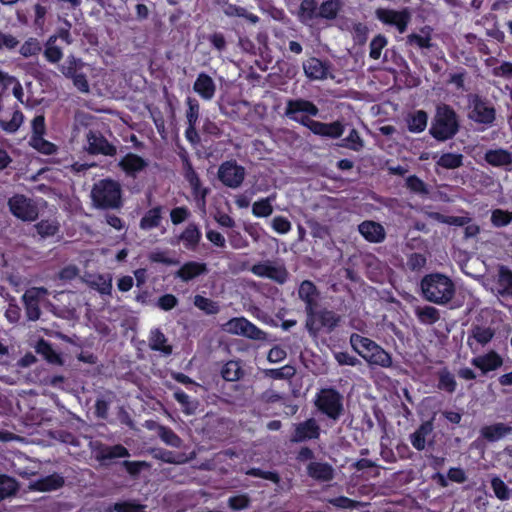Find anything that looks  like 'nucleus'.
<instances>
[{
	"label": "nucleus",
	"instance_id": "obj_1",
	"mask_svg": "<svg viewBox=\"0 0 512 512\" xmlns=\"http://www.w3.org/2000/svg\"><path fill=\"white\" fill-rule=\"evenodd\" d=\"M421 289L426 300L439 305L449 302L455 294L453 281L439 273L425 276L421 281Z\"/></svg>",
	"mask_w": 512,
	"mask_h": 512
},
{
	"label": "nucleus",
	"instance_id": "obj_2",
	"mask_svg": "<svg viewBox=\"0 0 512 512\" xmlns=\"http://www.w3.org/2000/svg\"><path fill=\"white\" fill-rule=\"evenodd\" d=\"M350 343L353 349L369 364L381 367H389L392 364L391 356L374 341L358 334H352Z\"/></svg>",
	"mask_w": 512,
	"mask_h": 512
},
{
	"label": "nucleus",
	"instance_id": "obj_3",
	"mask_svg": "<svg viewBox=\"0 0 512 512\" xmlns=\"http://www.w3.org/2000/svg\"><path fill=\"white\" fill-rule=\"evenodd\" d=\"M121 185L112 179L96 182L91 190V198L98 208H119L121 206Z\"/></svg>",
	"mask_w": 512,
	"mask_h": 512
},
{
	"label": "nucleus",
	"instance_id": "obj_4",
	"mask_svg": "<svg viewBox=\"0 0 512 512\" xmlns=\"http://www.w3.org/2000/svg\"><path fill=\"white\" fill-rule=\"evenodd\" d=\"M459 129L455 111L448 105H439L430 128V134L437 140L445 141L452 138Z\"/></svg>",
	"mask_w": 512,
	"mask_h": 512
},
{
	"label": "nucleus",
	"instance_id": "obj_5",
	"mask_svg": "<svg viewBox=\"0 0 512 512\" xmlns=\"http://www.w3.org/2000/svg\"><path fill=\"white\" fill-rule=\"evenodd\" d=\"M315 405L319 411L332 420H338L343 413L342 396L334 389L325 388L316 395Z\"/></svg>",
	"mask_w": 512,
	"mask_h": 512
},
{
	"label": "nucleus",
	"instance_id": "obj_6",
	"mask_svg": "<svg viewBox=\"0 0 512 512\" xmlns=\"http://www.w3.org/2000/svg\"><path fill=\"white\" fill-rule=\"evenodd\" d=\"M221 329L232 335L246 337L252 340H266V333L245 317H235L222 324Z\"/></svg>",
	"mask_w": 512,
	"mask_h": 512
},
{
	"label": "nucleus",
	"instance_id": "obj_7",
	"mask_svg": "<svg viewBox=\"0 0 512 512\" xmlns=\"http://www.w3.org/2000/svg\"><path fill=\"white\" fill-rule=\"evenodd\" d=\"M306 328L309 333L316 336L319 331L326 329L332 331L340 320L334 312L329 310L316 311V308L307 311Z\"/></svg>",
	"mask_w": 512,
	"mask_h": 512
},
{
	"label": "nucleus",
	"instance_id": "obj_8",
	"mask_svg": "<svg viewBox=\"0 0 512 512\" xmlns=\"http://www.w3.org/2000/svg\"><path fill=\"white\" fill-rule=\"evenodd\" d=\"M496 112L494 107L478 96H471L469 99L468 117L472 121L484 125H491L495 120Z\"/></svg>",
	"mask_w": 512,
	"mask_h": 512
},
{
	"label": "nucleus",
	"instance_id": "obj_9",
	"mask_svg": "<svg viewBox=\"0 0 512 512\" xmlns=\"http://www.w3.org/2000/svg\"><path fill=\"white\" fill-rule=\"evenodd\" d=\"M246 176L245 168L235 161H226L219 166L218 178L229 188H238Z\"/></svg>",
	"mask_w": 512,
	"mask_h": 512
},
{
	"label": "nucleus",
	"instance_id": "obj_10",
	"mask_svg": "<svg viewBox=\"0 0 512 512\" xmlns=\"http://www.w3.org/2000/svg\"><path fill=\"white\" fill-rule=\"evenodd\" d=\"M48 294L44 287H32L23 294L22 302L25 308L26 317L30 321H36L40 318V301Z\"/></svg>",
	"mask_w": 512,
	"mask_h": 512
},
{
	"label": "nucleus",
	"instance_id": "obj_11",
	"mask_svg": "<svg viewBox=\"0 0 512 512\" xmlns=\"http://www.w3.org/2000/svg\"><path fill=\"white\" fill-rule=\"evenodd\" d=\"M11 213L23 221H33L38 216V209L32 200L23 195H15L8 201Z\"/></svg>",
	"mask_w": 512,
	"mask_h": 512
},
{
	"label": "nucleus",
	"instance_id": "obj_12",
	"mask_svg": "<svg viewBox=\"0 0 512 512\" xmlns=\"http://www.w3.org/2000/svg\"><path fill=\"white\" fill-rule=\"evenodd\" d=\"M251 272L258 276L271 279L279 284L286 282L288 272L282 264L264 261L252 266Z\"/></svg>",
	"mask_w": 512,
	"mask_h": 512
},
{
	"label": "nucleus",
	"instance_id": "obj_13",
	"mask_svg": "<svg viewBox=\"0 0 512 512\" xmlns=\"http://www.w3.org/2000/svg\"><path fill=\"white\" fill-rule=\"evenodd\" d=\"M46 126H45V118L43 115H38L32 120V136L30 139V144L37 149L38 151L44 154H52L55 152V145L46 141L43 138L45 134Z\"/></svg>",
	"mask_w": 512,
	"mask_h": 512
},
{
	"label": "nucleus",
	"instance_id": "obj_14",
	"mask_svg": "<svg viewBox=\"0 0 512 512\" xmlns=\"http://www.w3.org/2000/svg\"><path fill=\"white\" fill-rule=\"evenodd\" d=\"M376 17L387 25L395 26L400 33H403L410 21L411 15L407 9L400 11L392 9H377Z\"/></svg>",
	"mask_w": 512,
	"mask_h": 512
},
{
	"label": "nucleus",
	"instance_id": "obj_15",
	"mask_svg": "<svg viewBox=\"0 0 512 512\" xmlns=\"http://www.w3.org/2000/svg\"><path fill=\"white\" fill-rule=\"evenodd\" d=\"M87 149L91 154L113 156L116 148L111 145L99 132L89 131L86 134Z\"/></svg>",
	"mask_w": 512,
	"mask_h": 512
},
{
	"label": "nucleus",
	"instance_id": "obj_16",
	"mask_svg": "<svg viewBox=\"0 0 512 512\" xmlns=\"http://www.w3.org/2000/svg\"><path fill=\"white\" fill-rule=\"evenodd\" d=\"M319 110L312 102L304 99L288 100L285 115L288 118L300 117V115L316 116Z\"/></svg>",
	"mask_w": 512,
	"mask_h": 512
},
{
	"label": "nucleus",
	"instance_id": "obj_17",
	"mask_svg": "<svg viewBox=\"0 0 512 512\" xmlns=\"http://www.w3.org/2000/svg\"><path fill=\"white\" fill-rule=\"evenodd\" d=\"M471 364L480 369L483 374L495 371L503 364L502 357L495 351L474 357Z\"/></svg>",
	"mask_w": 512,
	"mask_h": 512
},
{
	"label": "nucleus",
	"instance_id": "obj_18",
	"mask_svg": "<svg viewBox=\"0 0 512 512\" xmlns=\"http://www.w3.org/2000/svg\"><path fill=\"white\" fill-rule=\"evenodd\" d=\"M358 231L365 240L371 243H381L386 238V231L384 227L375 221H363L359 224Z\"/></svg>",
	"mask_w": 512,
	"mask_h": 512
},
{
	"label": "nucleus",
	"instance_id": "obj_19",
	"mask_svg": "<svg viewBox=\"0 0 512 512\" xmlns=\"http://www.w3.org/2000/svg\"><path fill=\"white\" fill-rule=\"evenodd\" d=\"M494 330L490 327L476 326L471 330L467 339V345L473 352L479 350V346L487 345L494 337Z\"/></svg>",
	"mask_w": 512,
	"mask_h": 512
},
{
	"label": "nucleus",
	"instance_id": "obj_20",
	"mask_svg": "<svg viewBox=\"0 0 512 512\" xmlns=\"http://www.w3.org/2000/svg\"><path fill=\"white\" fill-rule=\"evenodd\" d=\"M320 427L315 419H308L295 426V432L291 438L293 442H302L319 437Z\"/></svg>",
	"mask_w": 512,
	"mask_h": 512
},
{
	"label": "nucleus",
	"instance_id": "obj_21",
	"mask_svg": "<svg viewBox=\"0 0 512 512\" xmlns=\"http://www.w3.org/2000/svg\"><path fill=\"white\" fill-rule=\"evenodd\" d=\"M193 90L203 100L210 101L215 96L216 84L208 74L200 73L193 84Z\"/></svg>",
	"mask_w": 512,
	"mask_h": 512
},
{
	"label": "nucleus",
	"instance_id": "obj_22",
	"mask_svg": "<svg viewBox=\"0 0 512 512\" xmlns=\"http://www.w3.org/2000/svg\"><path fill=\"white\" fill-rule=\"evenodd\" d=\"M307 474L319 482H328L334 478V468L326 462L312 461L307 465Z\"/></svg>",
	"mask_w": 512,
	"mask_h": 512
},
{
	"label": "nucleus",
	"instance_id": "obj_23",
	"mask_svg": "<svg viewBox=\"0 0 512 512\" xmlns=\"http://www.w3.org/2000/svg\"><path fill=\"white\" fill-rule=\"evenodd\" d=\"M309 130L316 135L339 138L344 133V126L339 121L322 123L313 120V122L310 123Z\"/></svg>",
	"mask_w": 512,
	"mask_h": 512
},
{
	"label": "nucleus",
	"instance_id": "obj_24",
	"mask_svg": "<svg viewBox=\"0 0 512 512\" xmlns=\"http://www.w3.org/2000/svg\"><path fill=\"white\" fill-rule=\"evenodd\" d=\"M305 75L312 80H322L327 77L328 66L317 58H309L303 63Z\"/></svg>",
	"mask_w": 512,
	"mask_h": 512
},
{
	"label": "nucleus",
	"instance_id": "obj_25",
	"mask_svg": "<svg viewBox=\"0 0 512 512\" xmlns=\"http://www.w3.org/2000/svg\"><path fill=\"white\" fill-rule=\"evenodd\" d=\"M298 295L306 304V312L316 308L318 292L316 286L311 281L305 280L300 284Z\"/></svg>",
	"mask_w": 512,
	"mask_h": 512
},
{
	"label": "nucleus",
	"instance_id": "obj_26",
	"mask_svg": "<svg viewBox=\"0 0 512 512\" xmlns=\"http://www.w3.org/2000/svg\"><path fill=\"white\" fill-rule=\"evenodd\" d=\"M206 271L207 267L205 263L189 261L182 265L181 268L176 272V277L180 278L184 282H187L206 273Z\"/></svg>",
	"mask_w": 512,
	"mask_h": 512
},
{
	"label": "nucleus",
	"instance_id": "obj_27",
	"mask_svg": "<svg viewBox=\"0 0 512 512\" xmlns=\"http://www.w3.org/2000/svg\"><path fill=\"white\" fill-rule=\"evenodd\" d=\"M86 284L98 291L101 295H110L112 291V277L110 275H88L85 278Z\"/></svg>",
	"mask_w": 512,
	"mask_h": 512
},
{
	"label": "nucleus",
	"instance_id": "obj_28",
	"mask_svg": "<svg viewBox=\"0 0 512 512\" xmlns=\"http://www.w3.org/2000/svg\"><path fill=\"white\" fill-rule=\"evenodd\" d=\"M147 163L140 156L130 153L121 159L119 166L126 174L134 176L136 173L142 171Z\"/></svg>",
	"mask_w": 512,
	"mask_h": 512
},
{
	"label": "nucleus",
	"instance_id": "obj_29",
	"mask_svg": "<svg viewBox=\"0 0 512 512\" xmlns=\"http://www.w3.org/2000/svg\"><path fill=\"white\" fill-rule=\"evenodd\" d=\"M149 347L154 351H159L164 356H169L172 353V346L168 344L166 336L159 329H153L150 332Z\"/></svg>",
	"mask_w": 512,
	"mask_h": 512
},
{
	"label": "nucleus",
	"instance_id": "obj_30",
	"mask_svg": "<svg viewBox=\"0 0 512 512\" xmlns=\"http://www.w3.org/2000/svg\"><path fill=\"white\" fill-rule=\"evenodd\" d=\"M512 431V428L507 426L504 423H495L489 426H484L481 428L480 433L483 438L490 442H495Z\"/></svg>",
	"mask_w": 512,
	"mask_h": 512
},
{
	"label": "nucleus",
	"instance_id": "obj_31",
	"mask_svg": "<svg viewBox=\"0 0 512 512\" xmlns=\"http://www.w3.org/2000/svg\"><path fill=\"white\" fill-rule=\"evenodd\" d=\"M63 484V477L55 473L35 481L31 484V488L37 491L47 492L57 490L61 488Z\"/></svg>",
	"mask_w": 512,
	"mask_h": 512
},
{
	"label": "nucleus",
	"instance_id": "obj_32",
	"mask_svg": "<svg viewBox=\"0 0 512 512\" xmlns=\"http://www.w3.org/2000/svg\"><path fill=\"white\" fill-rule=\"evenodd\" d=\"M496 284L498 294L512 296V271L505 266H500Z\"/></svg>",
	"mask_w": 512,
	"mask_h": 512
},
{
	"label": "nucleus",
	"instance_id": "obj_33",
	"mask_svg": "<svg viewBox=\"0 0 512 512\" xmlns=\"http://www.w3.org/2000/svg\"><path fill=\"white\" fill-rule=\"evenodd\" d=\"M485 160L492 166L505 167L512 164V155L504 149L488 150L485 153Z\"/></svg>",
	"mask_w": 512,
	"mask_h": 512
},
{
	"label": "nucleus",
	"instance_id": "obj_34",
	"mask_svg": "<svg viewBox=\"0 0 512 512\" xmlns=\"http://www.w3.org/2000/svg\"><path fill=\"white\" fill-rule=\"evenodd\" d=\"M162 221V208L160 206L149 209L140 220V228L148 231L159 227Z\"/></svg>",
	"mask_w": 512,
	"mask_h": 512
},
{
	"label": "nucleus",
	"instance_id": "obj_35",
	"mask_svg": "<svg viewBox=\"0 0 512 512\" xmlns=\"http://www.w3.org/2000/svg\"><path fill=\"white\" fill-rule=\"evenodd\" d=\"M433 431V425L431 422L423 423L413 434L410 436L412 446L421 451L425 448L426 437Z\"/></svg>",
	"mask_w": 512,
	"mask_h": 512
},
{
	"label": "nucleus",
	"instance_id": "obj_36",
	"mask_svg": "<svg viewBox=\"0 0 512 512\" xmlns=\"http://www.w3.org/2000/svg\"><path fill=\"white\" fill-rule=\"evenodd\" d=\"M129 456V451L122 445L103 446L96 454V458L100 461L114 458H126Z\"/></svg>",
	"mask_w": 512,
	"mask_h": 512
},
{
	"label": "nucleus",
	"instance_id": "obj_37",
	"mask_svg": "<svg viewBox=\"0 0 512 512\" xmlns=\"http://www.w3.org/2000/svg\"><path fill=\"white\" fill-rule=\"evenodd\" d=\"M179 238L187 249L193 250L201 239V232L196 224L190 223Z\"/></svg>",
	"mask_w": 512,
	"mask_h": 512
},
{
	"label": "nucleus",
	"instance_id": "obj_38",
	"mask_svg": "<svg viewBox=\"0 0 512 512\" xmlns=\"http://www.w3.org/2000/svg\"><path fill=\"white\" fill-rule=\"evenodd\" d=\"M428 116L426 112L418 110L410 114L407 118L408 129L411 132L419 133L425 130Z\"/></svg>",
	"mask_w": 512,
	"mask_h": 512
},
{
	"label": "nucleus",
	"instance_id": "obj_39",
	"mask_svg": "<svg viewBox=\"0 0 512 512\" xmlns=\"http://www.w3.org/2000/svg\"><path fill=\"white\" fill-rule=\"evenodd\" d=\"M84 66L85 63L81 59L70 55L65 62L59 66V70L66 78L71 79L75 74L81 71Z\"/></svg>",
	"mask_w": 512,
	"mask_h": 512
},
{
	"label": "nucleus",
	"instance_id": "obj_40",
	"mask_svg": "<svg viewBox=\"0 0 512 512\" xmlns=\"http://www.w3.org/2000/svg\"><path fill=\"white\" fill-rule=\"evenodd\" d=\"M185 178L189 182V184H190V186H191V188L193 190L194 195L197 198H200L202 203L204 204L205 203V197L207 195V189L203 188L201 186L200 179H199L197 173L192 169L191 166H188V168L186 170V173H185Z\"/></svg>",
	"mask_w": 512,
	"mask_h": 512
},
{
	"label": "nucleus",
	"instance_id": "obj_41",
	"mask_svg": "<svg viewBox=\"0 0 512 512\" xmlns=\"http://www.w3.org/2000/svg\"><path fill=\"white\" fill-rule=\"evenodd\" d=\"M37 353L41 354L49 363L62 365L63 361L60 355L52 348V346L44 341L40 340L36 346Z\"/></svg>",
	"mask_w": 512,
	"mask_h": 512
},
{
	"label": "nucleus",
	"instance_id": "obj_42",
	"mask_svg": "<svg viewBox=\"0 0 512 512\" xmlns=\"http://www.w3.org/2000/svg\"><path fill=\"white\" fill-rule=\"evenodd\" d=\"M436 164L445 169H456L463 164V155L459 153H444L438 157Z\"/></svg>",
	"mask_w": 512,
	"mask_h": 512
},
{
	"label": "nucleus",
	"instance_id": "obj_43",
	"mask_svg": "<svg viewBox=\"0 0 512 512\" xmlns=\"http://www.w3.org/2000/svg\"><path fill=\"white\" fill-rule=\"evenodd\" d=\"M318 16L317 3L315 0H303L299 9V19L302 23H308Z\"/></svg>",
	"mask_w": 512,
	"mask_h": 512
},
{
	"label": "nucleus",
	"instance_id": "obj_44",
	"mask_svg": "<svg viewBox=\"0 0 512 512\" xmlns=\"http://www.w3.org/2000/svg\"><path fill=\"white\" fill-rule=\"evenodd\" d=\"M416 315L423 324H434L440 318L438 309L432 306H424L416 308Z\"/></svg>",
	"mask_w": 512,
	"mask_h": 512
},
{
	"label": "nucleus",
	"instance_id": "obj_45",
	"mask_svg": "<svg viewBox=\"0 0 512 512\" xmlns=\"http://www.w3.org/2000/svg\"><path fill=\"white\" fill-rule=\"evenodd\" d=\"M194 305L209 315L217 314L220 311V307L217 302L201 295H196L194 297Z\"/></svg>",
	"mask_w": 512,
	"mask_h": 512
},
{
	"label": "nucleus",
	"instance_id": "obj_46",
	"mask_svg": "<svg viewBox=\"0 0 512 512\" xmlns=\"http://www.w3.org/2000/svg\"><path fill=\"white\" fill-rule=\"evenodd\" d=\"M157 433H158V436L160 437V439L166 445H169V446L174 447V448L181 447L182 440L170 428L165 427V426H158Z\"/></svg>",
	"mask_w": 512,
	"mask_h": 512
},
{
	"label": "nucleus",
	"instance_id": "obj_47",
	"mask_svg": "<svg viewBox=\"0 0 512 512\" xmlns=\"http://www.w3.org/2000/svg\"><path fill=\"white\" fill-rule=\"evenodd\" d=\"M153 456L156 459L170 464H183L188 461V458L184 454H174L168 450H154Z\"/></svg>",
	"mask_w": 512,
	"mask_h": 512
},
{
	"label": "nucleus",
	"instance_id": "obj_48",
	"mask_svg": "<svg viewBox=\"0 0 512 512\" xmlns=\"http://www.w3.org/2000/svg\"><path fill=\"white\" fill-rule=\"evenodd\" d=\"M56 36H51L45 47L44 56L51 63L59 62L63 57V52L60 47L55 45Z\"/></svg>",
	"mask_w": 512,
	"mask_h": 512
},
{
	"label": "nucleus",
	"instance_id": "obj_49",
	"mask_svg": "<svg viewBox=\"0 0 512 512\" xmlns=\"http://www.w3.org/2000/svg\"><path fill=\"white\" fill-rule=\"evenodd\" d=\"M340 146L358 152L364 147V141L360 137L359 132L356 129H352L348 136L342 140Z\"/></svg>",
	"mask_w": 512,
	"mask_h": 512
},
{
	"label": "nucleus",
	"instance_id": "obj_50",
	"mask_svg": "<svg viewBox=\"0 0 512 512\" xmlns=\"http://www.w3.org/2000/svg\"><path fill=\"white\" fill-rule=\"evenodd\" d=\"M340 6V0H327L319 7L318 16L326 19H333L336 17Z\"/></svg>",
	"mask_w": 512,
	"mask_h": 512
},
{
	"label": "nucleus",
	"instance_id": "obj_51",
	"mask_svg": "<svg viewBox=\"0 0 512 512\" xmlns=\"http://www.w3.org/2000/svg\"><path fill=\"white\" fill-rule=\"evenodd\" d=\"M17 482L8 476L0 475V501L16 493Z\"/></svg>",
	"mask_w": 512,
	"mask_h": 512
},
{
	"label": "nucleus",
	"instance_id": "obj_52",
	"mask_svg": "<svg viewBox=\"0 0 512 512\" xmlns=\"http://www.w3.org/2000/svg\"><path fill=\"white\" fill-rule=\"evenodd\" d=\"M407 43L419 49H428L431 47V37L428 32L421 31L419 34L408 35Z\"/></svg>",
	"mask_w": 512,
	"mask_h": 512
},
{
	"label": "nucleus",
	"instance_id": "obj_53",
	"mask_svg": "<svg viewBox=\"0 0 512 512\" xmlns=\"http://www.w3.org/2000/svg\"><path fill=\"white\" fill-rule=\"evenodd\" d=\"M295 368L291 365H285L281 368L277 369H267L265 370V375L272 379H290L295 375Z\"/></svg>",
	"mask_w": 512,
	"mask_h": 512
},
{
	"label": "nucleus",
	"instance_id": "obj_54",
	"mask_svg": "<svg viewBox=\"0 0 512 512\" xmlns=\"http://www.w3.org/2000/svg\"><path fill=\"white\" fill-rule=\"evenodd\" d=\"M222 377L227 381H236L240 378L242 372L241 367L236 361L227 362L222 371Z\"/></svg>",
	"mask_w": 512,
	"mask_h": 512
},
{
	"label": "nucleus",
	"instance_id": "obj_55",
	"mask_svg": "<svg viewBox=\"0 0 512 512\" xmlns=\"http://www.w3.org/2000/svg\"><path fill=\"white\" fill-rule=\"evenodd\" d=\"M273 213V206L270 205L268 200L263 198L254 202L252 205V214L258 218L269 217Z\"/></svg>",
	"mask_w": 512,
	"mask_h": 512
},
{
	"label": "nucleus",
	"instance_id": "obj_56",
	"mask_svg": "<svg viewBox=\"0 0 512 512\" xmlns=\"http://www.w3.org/2000/svg\"><path fill=\"white\" fill-rule=\"evenodd\" d=\"M186 104L188 106V109L186 111L187 124L190 126H196L200 111L199 103L196 99L187 98Z\"/></svg>",
	"mask_w": 512,
	"mask_h": 512
},
{
	"label": "nucleus",
	"instance_id": "obj_57",
	"mask_svg": "<svg viewBox=\"0 0 512 512\" xmlns=\"http://www.w3.org/2000/svg\"><path fill=\"white\" fill-rule=\"evenodd\" d=\"M457 386L454 376L447 370H442L439 373V384L438 387L441 390H445L449 393L455 391Z\"/></svg>",
	"mask_w": 512,
	"mask_h": 512
},
{
	"label": "nucleus",
	"instance_id": "obj_58",
	"mask_svg": "<svg viewBox=\"0 0 512 512\" xmlns=\"http://www.w3.org/2000/svg\"><path fill=\"white\" fill-rule=\"evenodd\" d=\"M35 227L37 229L38 234L42 238L55 235L59 229L58 223L50 220H43L39 222Z\"/></svg>",
	"mask_w": 512,
	"mask_h": 512
},
{
	"label": "nucleus",
	"instance_id": "obj_59",
	"mask_svg": "<svg viewBox=\"0 0 512 512\" xmlns=\"http://www.w3.org/2000/svg\"><path fill=\"white\" fill-rule=\"evenodd\" d=\"M407 188L416 194L427 195L429 193L427 185L417 176L412 175L406 179Z\"/></svg>",
	"mask_w": 512,
	"mask_h": 512
},
{
	"label": "nucleus",
	"instance_id": "obj_60",
	"mask_svg": "<svg viewBox=\"0 0 512 512\" xmlns=\"http://www.w3.org/2000/svg\"><path fill=\"white\" fill-rule=\"evenodd\" d=\"M224 12H225V14L227 16L244 17V18H246L248 21H250L253 24H255V23H257L259 21L258 16L254 15L252 13L247 12L246 9H244L242 7H239V6L228 5L225 8Z\"/></svg>",
	"mask_w": 512,
	"mask_h": 512
},
{
	"label": "nucleus",
	"instance_id": "obj_61",
	"mask_svg": "<svg viewBox=\"0 0 512 512\" xmlns=\"http://www.w3.org/2000/svg\"><path fill=\"white\" fill-rule=\"evenodd\" d=\"M387 45V39L383 35H377L374 37L370 43V52L369 56L374 59L378 60L381 56V52L383 48Z\"/></svg>",
	"mask_w": 512,
	"mask_h": 512
},
{
	"label": "nucleus",
	"instance_id": "obj_62",
	"mask_svg": "<svg viewBox=\"0 0 512 512\" xmlns=\"http://www.w3.org/2000/svg\"><path fill=\"white\" fill-rule=\"evenodd\" d=\"M512 221V212H507L501 209L492 211L491 222L496 227H503L510 224Z\"/></svg>",
	"mask_w": 512,
	"mask_h": 512
},
{
	"label": "nucleus",
	"instance_id": "obj_63",
	"mask_svg": "<svg viewBox=\"0 0 512 512\" xmlns=\"http://www.w3.org/2000/svg\"><path fill=\"white\" fill-rule=\"evenodd\" d=\"M491 487L500 500H507L510 498V490L507 485L499 477H494L491 480Z\"/></svg>",
	"mask_w": 512,
	"mask_h": 512
},
{
	"label": "nucleus",
	"instance_id": "obj_64",
	"mask_svg": "<svg viewBox=\"0 0 512 512\" xmlns=\"http://www.w3.org/2000/svg\"><path fill=\"white\" fill-rule=\"evenodd\" d=\"M23 119V114L20 111L16 110L13 113L10 121L5 122L0 120V127L9 133H13L17 131L18 128L21 126V124L23 123Z\"/></svg>",
	"mask_w": 512,
	"mask_h": 512
}]
</instances>
